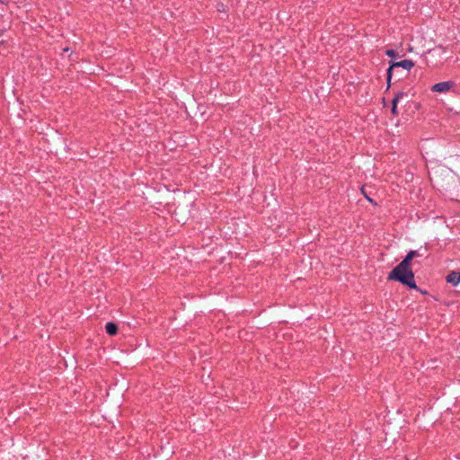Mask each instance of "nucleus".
Here are the masks:
<instances>
[{"label":"nucleus","mask_w":460,"mask_h":460,"mask_svg":"<svg viewBox=\"0 0 460 460\" xmlns=\"http://www.w3.org/2000/svg\"><path fill=\"white\" fill-rule=\"evenodd\" d=\"M105 329L107 333L110 335H115L118 332V326L114 323H108Z\"/></svg>","instance_id":"423d86ee"},{"label":"nucleus","mask_w":460,"mask_h":460,"mask_svg":"<svg viewBox=\"0 0 460 460\" xmlns=\"http://www.w3.org/2000/svg\"><path fill=\"white\" fill-rule=\"evenodd\" d=\"M454 87H455V83L453 81H445V82H440V83L435 84L431 87V90H432V92H435V93H447Z\"/></svg>","instance_id":"7ed1b4c3"},{"label":"nucleus","mask_w":460,"mask_h":460,"mask_svg":"<svg viewBox=\"0 0 460 460\" xmlns=\"http://www.w3.org/2000/svg\"><path fill=\"white\" fill-rule=\"evenodd\" d=\"M447 281L454 286L460 282V272L452 271L447 276Z\"/></svg>","instance_id":"20e7f679"},{"label":"nucleus","mask_w":460,"mask_h":460,"mask_svg":"<svg viewBox=\"0 0 460 460\" xmlns=\"http://www.w3.org/2000/svg\"><path fill=\"white\" fill-rule=\"evenodd\" d=\"M386 55H387L388 57H392V58H394V57H395V56H396V53H395V51H394V50H393V49H388V50H386Z\"/></svg>","instance_id":"1a4fd4ad"},{"label":"nucleus","mask_w":460,"mask_h":460,"mask_svg":"<svg viewBox=\"0 0 460 460\" xmlns=\"http://www.w3.org/2000/svg\"><path fill=\"white\" fill-rule=\"evenodd\" d=\"M414 66V63L410 59H404L398 62H394L390 65L387 70V87H390L392 79V71L394 67H402L407 71H410Z\"/></svg>","instance_id":"f03ea898"},{"label":"nucleus","mask_w":460,"mask_h":460,"mask_svg":"<svg viewBox=\"0 0 460 460\" xmlns=\"http://www.w3.org/2000/svg\"><path fill=\"white\" fill-rule=\"evenodd\" d=\"M418 256V252L416 251H411L407 255L406 257L402 261V268L406 266L407 264L411 265V260Z\"/></svg>","instance_id":"39448f33"},{"label":"nucleus","mask_w":460,"mask_h":460,"mask_svg":"<svg viewBox=\"0 0 460 460\" xmlns=\"http://www.w3.org/2000/svg\"><path fill=\"white\" fill-rule=\"evenodd\" d=\"M405 93L403 92H399L396 93L395 97L393 100H397V102L403 98Z\"/></svg>","instance_id":"6e6552de"},{"label":"nucleus","mask_w":460,"mask_h":460,"mask_svg":"<svg viewBox=\"0 0 460 460\" xmlns=\"http://www.w3.org/2000/svg\"><path fill=\"white\" fill-rule=\"evenodd\" d=\"M397 103H398L397 100H393L392 101V110H391V111H392V113L394 115L397 114Z\"/></svg>","instance_id":"0eeeda50"},{"label":"nucleus","mask_w":460,"mask_h":460,"mask_svg":"<svg viewBox=\"0 0 460 460\" xmlns=\"http://www.w3.org/2000/svg\"><path fill=\"white\" fill-rule=\"evenodd\" d=\"M402 261H401L388 275L389 280H396L402 284L408 286L411 288H416V283L414 280V274L411 270V265L407 264L402 267Z\"/></svg>","instance_id":"f257e3e1"}]
</instances>
